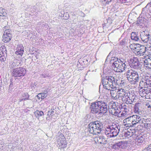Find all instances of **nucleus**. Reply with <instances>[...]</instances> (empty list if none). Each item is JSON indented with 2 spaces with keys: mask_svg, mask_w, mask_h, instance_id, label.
Returning <instances> with one entry per match:
<instances>
[{
  "mask_svg": "<svg viewBox=\"0 0 151 151\" xmlns=\"http://www.w3.org/2000/svg\"><path fill=\"white\" fill-rule=\"evenodd\" d=\"M112 0H102V1L104 2V3H105L106 4H108Z\"/></svg>",
  "mask_w": 151,
  "mask_h": 151,
  "instance_id": "4d7b16f0",
  "label": "nucleus"
},
{
  "mask_svg": "<svg viewBox=\"0 0 151 151\" xmlns=\"http://www.w3.org/2000/svg\"><path fill=\"white\" fill-rule=\"evenodd\" d=\"M2 81L1 79H0V89L1 87H2Z\"/></svg>",
  "mask_w": 151,
  "mask_h": 151,
  "instance_id": "69168bd1",
  "label": "nucleus"
},
{
  "mask_svg": "<svg viewBox=\"0 0 151 151\" xmlns=\"http://www.w3.org/2000/svg\"><path fill=\"white\" fill-rule=\"evenodd\" d=\"M109 90L110 91V93L111 98L114 100H116L117 99V92L118 89L116 88L115 89H111Z\"/></svg>",
  "mask_w": 151,
  "mask_h": 151,
  "instance_id": "bb28decb",
  "label": "nucleus"
},
{
  "mask_svg": "<svg viewBox=\"0 0 151 151\" xmlns=\"http://www.w3.org/2000/svg\"><path fill=\"white\" fill-rule=\"evenodd\" d=\"M41 25H42L41 28H42V29H45V28H44V25L42 26V24Z\"/></svg>",
  "mask_w": 151,
  "mask_h": 151,
  "instance_id": "774afa93",
  "label": "nucleus"
},
{
  "mask_svg": "<svg viewBox=\"0 0 151 151\" xmlns=\"http://www.w3.org/2000/svg\"><path fill=\"white\" fill-rule=\"evenodd\" d=\"M58 146L60 148H65L67 146V142L63 135L61 134L59 135L58 138Z\"/></svg>",
  "mask_w": 151,
  "mask_h": 151,
  "instance_id": "0eeeda50",
  "label": "nucleus"
},
{
  "mask_svg": "<svg viewBox=\"0 0 151 151\" xmlns=\"http://www.w3.org/2000/svg\"><path fill=\"white\" fill-rule=\"evenodd\" d=\"M9 27L8 26H5L3 28V30L4 32L6 31H7L9 32H11V30L9 29Z\"/></svg>",
  "mask_w": 151,
  "mask_h": 151,
  "instance_id": "a18cd8bd",
  "label": "nucleus"
},
{
  "mask_svg": "<svg viewBox=\"0 0 151 151\" xmlns=\"http://www.w3.org/2000/svg\"><path fill=\"white\" fill-rule=\"evenodd\" d=\"M117 60V61H115L114 62H118L119 63H121L122 64H126V61L125 59L121 58L119 59H118Z\"/></svg>",
  "mask_w": 151,
  "mask_h": 151,
  "instance_id": "79ce46f5",
  "label": "nucleus"
},
{
  "mask_svg": "<svg viewBox=\"0 0 151 151\" xmlns=\"http://www.w3.org/2000/svg\"><path fill=\"white\" fill-rule=\"evenodd\" d=\"M127 78L131 84H135L138 82L139 77L137 72L130 70L126 72Z\"/></svg>",
  "mask_w": 151,
  "mask_h": 151,
  "instance_id": "7ed1b4c3",
  "label": "nucleus"
},
{
  "mask_svg": "<svg viewBox=\"0 0 151 151\" xmlns=\"http://www.w3.org/2000/svg\"><path fill=\"white\" fill-rule=\"evenodd\" d=\"M12 37V35L11 32L7 31L4 32L3 35L2 36V40L5 42H9L11 40Z\"/></svg>",
  "mask_w": 151,
  "mask_h": 151,
  "instance_id": "dca6fc26",
  "label": "nucleus"
},
{
  "mask_svg": "<svg viewBox=\"0 0 151 151\" xmlns=\"http://www.w3.org/2000/svg\"><path fill=\"white\" fill-rule=\"evenodd\" d=\"M112 54V53H111V52H110L108 55L107 56L106 58V61H108L107 60L108 59H110L111 58V57H112V55H111Z\"/></svg>",
  "mask_w": 151,
  "mask_h": 151,
  "instance_id": "864d4df0",
  "label": "nucleus"
},
{
  "mask_svg": "<svg viewBox=\"0 0 151 151\" xmlns=\"http://www.w3.org/2000/svg\"><path fill=\"white\" fill-rule=\"evenodd\" d=\"M94 122H91L88 125V131L89 132L92 134H94Z\"/></svg>",
  "mask_w": 151,
  "mask_h": 151,
  "instance_id": "f704fd0d",
  "label": "nucleus"
},
{
  "mask_svg": "<svg viewBox=\"0 0 151 151\" xmlns=\"http://www.w3.org/2000/svg\"><path fill=\"white\" fill-rule=\"evenodd\" d=\"M141 14L143 16L151 17V1L148 3L143 9Z\"/></svg>",
  "mask_w": 151,
  "mask_h": 151,
  "instance_id": "9b49d317",
  "label": "nucleus"
},
{
  "mask_svg": "<svg viewBox=\"0 0 151 151\" xmlns=\"http://www.w3.org/2000/svg\"><path fill=\"white\" fill-rule=\"evenodd\" d=\"M141 105V104L139 103H136L134 106V112L135 113L141 115L142 114V111H141L139 107Z\"/></svg>",
  "mask_w": 151,
  "mask_h": 151,
  "instance_id": "c85d7f7f",
  "label": "nucleus"
},
{
  "mask_svg": "<svg viewBox=\"0 0 151 151\" xmlns=\"http://www.w3.org/2000/svg\"><path fill=\"white\" fill-rule=\"evenodd\" d=\"M146 47V50L147 49V50H149L150 49V50H151V44L150 43V42H149V43L147 44V45H146V47Z\"/></svg>",
  "mask_w": 151,
  "mask_h": 151,
  "instance_id": "8fccbe9b",
  "label": "nucleus"
},
{
  "mask_svg": "<svg viewBox=\"0 0 151 151\" xmlns=\"http://www.w3.org/2000/svg\"><path fill=\"white\" fill-rule=\"evenodd\" d=\"M12 75L14 77H20L24 76L26 73L25 68L22 67L17 68L11 70Z\"/></svg>",
  "mask_w": 151,
  "mask_h": 151,
  "instance_id": "39448f33",
  "label": "nucleus"
},
{
  "mask_svg": "<svg viewBox=\"0 0 151 151\" xmlns=\"http://www.w3.org/2000/svg\"><path fill=\"white\" fill-rule=\"evenodd\" d=\"M7 16V14L5 9L2 7H0V17L4 19Z\"/></svg>",
  "mask_w": 151,
  "mask_h": 151,
  "instance_id": "72a5a7b5",
  "label": "nucleus"
},
{
  "mask_svg": "<svg viewBox=\"0 0 151 151\" xmlns=\"http://www.w3.org/2000/svg\"><path fill=\"white\" fill-rule=\"evenodd\" d=\"M41 96V99H43L45 98L46 96H45V93H40Z\"/></svg>",
  "mask_w": 151,
  "mask_h": 151,
  "instance_id": "bf43d9fd",
  "label": "nucleus"
},
{
  "mask_svg": "<svg viewBox=\"0 0 151 151\" xmlns=\"http://www.w3.org/2000/svg\"><path fill=\"white\" fill-rule=\"evenodd\" d=\"M117 103L110 102L109 106V111L111 114L115 116H119L120 112L119 106Z\"/></svg>",
  "mask_w": 151,
  "mask_h": 151,
  "instance_id": "20e7f679",
  "label": "nucleus"
},
{
  "mask_svg": "<svg viewBox=\"0 0 151 151\" xmlns=\"http://www.w3.org/2000/svg\"><path fill=\"white\" fill-rule=\"evenodd\" d=\"M117 92V99L121 98L122 100L123 99V97L127 95L128 92H126L125 90L123 89H118Z\"/></svg>",
  "mask_w": 151,
  "mask_h": 151,
  "instance_id": "4be33fe9",
  "label": "nucleus"
},
{
  "mask_svg": "<svg viewBox=\"0 0 151 151\" xmlns=\"http://www.w3.org/2000/svg\"><path fill=\"white\" fill-rule=\"evenodd\" d=\"M131 117L134 126L137 124L143 122V120L138 115H133Z\"/></svg>",
  "mask_w": 151,
  "mask_h": 151,
  "instance_id": "ddd939ff",
  "label": "nucleus"
},
{
  "mask_svg": "<svg viewBox=\"0 0 151 151\" xmlns=\"http://www.w3.org/2000/svg\"><path fill=\"white\" fill-rule=\"evenodd\" d=\"M144 65L147 70L151 69V58H148L145 59Z\"/></svg>",
  "mask_w": 151,
  "mask_h": 151,
  "instance_id": "cd10ccee",
  "label": "nucleus"
},
{
  "mask_svg": "<svg viewBox=\"0 0 151 151\" xmlns=\"http://www.w3.org/2000/svg\"><path fill=\"white\" fill-rule=\"evenodd\" d=\"M120 129V127L118 124H112L106 127L105 133L109 138L115 137L118 134Z\"/></svg>",
  "mask_w": 151,
  "mask_h": 151,
  "instance_id": "f03ea898",
  "label": "nucleus"
},
{
  "mask_svg": "<svg viewBox=\"0 0 151 151\" xmlns=\"http://www.w3.org/2000/svg\"><path fill=\"white\" fill-rule=\"evenodd\" d=\"M13 80L12 79H11L10 80V85L9 86V90L10 91H11L13 88Z\"/></svg>",
  "mask_w": 151,
  "mask_h": 151,
  "instance_id": "37998d69",
  "label": "nucleus"
},
{
  "mask_svg": "<svg viewBox=\"0 0 151 151\" xmlns=\"http://www.w3.org/2000/svg\"><path fill=\"white\" fill-rule=\"evenodd\" d=\"M34 114L37 117H39L42 116L44 114L43 111H39V110H36Z\"/></svg>",
  "mask_w": 151,
  "mask_h": 151,
  "instance_id": "58836bf2",
  "label": "nucleus"
},
{
  "mask_svg": "<svg viewBox=\"0 0 151 151\" xmlns=\"http://www.w3.org/2000/svg\"><path fill=\"white\" fill-rule=\"evenodd\" d=\"M136 143L138 145H141L145 143V142L144 136L143 135H138L135 139Z\"/></svg>",
  "mask_w": 151,
  "mask_h": 151,
  "instance_id": "aec40b11",
  "label": "nucleus"
},
{
  "mask_svg": "<svg viewBox=\"0 0 151 151\" xmlns=\"http://www.w3.org/2000/svg\"><path fill=\"white\" fill-rule=\"evenodd\" d=\"M102 127V124L100 122L98 121H95V133L96 132L100 134Z\"/></svg>",
  "mask_w": 151,
  "mask_h": 151,
  "instance_id": "a878e982",
  "label": "nucleus"
},
{
  "mask_svg": "<svg viewBox=\"0 0 151 151\" xmlns=\"http://www.w3.org/2000/svg\"><path fill=\"white\" fill-rule=\"evenodd\" d=\"M134 100V99L130 96V93L128 92L127 93V95H125L124 97H123V99L122 100V101H123L124 102H125L128 105V104H131L133 103Z\"/></svg>",
  "mask_w": 151,
  "mask_h": 151,
  "instance_id": "f3484780",
  "label": "nucleus"
},
{
  "mask_svg": "<svg viewBox=\"0 0 151 151\" xmlns=\"http://www.w3.org/2000/svg\"><path fill=\"white\" fill-rule=\"evenodd\" d=\"M119 109L120 110L121 109L122 110V111L123 112H127L129 111L127 107L128 106L127 105L124 104H120L119 105Z\"/></svg>",
  "mask_w": 151,
  "mask_h": 151,
  "instance_id": "e433bc0d",
  "label": "nucleus"
},
{
  "mask_svg": "<svg viewBox=\"0 0 151 151\" xmlns=\"http://www.w3.org/2000/svg\"><path fill=\"white\" fill-rule=\"evenodd\" d=\"M124 125L126 127H132L134 126L131 117L130 116L123 120Z\"/></svg>",
  "mask_w": 151,
  "mask_h": 151,
  "instance_id": "6ab92c4d",
  "label": "nucleus"
},
{
  "mask_svg": "<svg viewBox=\"0 0 151 151\" xmlns=\"http://www.w3.org/2000/svg\"><path fill=\"white\" fill-rule=\"evenodd\" d=\"M117 81L113 76H107L102 80L103 87L108 90H109L111 89H115L116 88Z\"/></svg>",
  "mask_w": 151,
  "mask_h": 151,
  "instance_id": "f257e3e1",
  "label": "nucleus"
},
{
  "mask_svg": "<svg viewBox=\"0 0 151 151\" xmlns=\"http://www.w3.org/2000/svg\"><path fill=\"white\" fill-rule=\"evenodd\" d=\"M127 114L126 112H123L121 113V111H120V112L119 113V116H118L120 117H122L124 116H125Z\"/></svg>",
  "mask_w": 151,
  "mask_h": 151,
  "instance_id": "49530a36",
  "label": "nucleus"
},
{
  "mask_svg": "<svg viewBox=\"0 0 151 151\" xmlns=\"http://www.w3.org/2000/svg\"><path fill=\"white\" fill-rule=\"evenodd\" d=\"M118 58H116L114 57H112L110 60V63L111 64H112V66H113V64L114 62L115 61H117Z\"/></svg>",
  "mask_w": 151,
  "mask_h": 151,
  "instance_id": "c03bdc74",
  "label": "nucleus"
},
{
  "mask_svg": "<svg viewBox=\"0 0 151 151\" xmlns=\"http://www.w3.org/2000/svg\"><path fill=\"white\" fill-rule=\"evenodd\" d=\"M134 0H125V3H129L132 4Z\"/></svg>",
  "mask_w": 151,
  "mask_h": 151,
  "instance_id": "680f3d73",
  "label": "nucleus"
},
{
  "mask_svg": "<svg viewBox=\"0 0 151 151\" xmlns=\"http://www.w3.org/2000/svg\"><path fill=\"white\" fill-rule=\"evenodd\" d=\"M36 85L37 84L36 82H34V83L33 82L32 83L31 87L32 89H34L35 88Z\"/></svg>",
  "mask_w": 151,
  "mask_h": 151,
  "instance_id": "603ef678",
  "label": "nucleus"
},
{
  "mask_svg": "<svg viewBox=\"0 0 151 151\" xmlns=\"http://www.w3.org/2000/svg\"><path fill=\"white\" fill-rule=\"evenodd\" d=\"M113 64V67L117 72H122L127 67L126 64H122L121 63H119L118 62H114Z\"/></svg>",
  "mask_w": 151,
  "mask_h": 151,
  "instance_id": "1a4fd4ad",
  "label": "nucleus"
},
{
  "mask_svg": "<svg viewBox=\"0 0 151 151\" xmlns=\"http://www.w3.org/2000/svg\"><path fill=\"white\" fill-rule=\"evenodd\" d=\"M44 25V27L45 29H48V25L47 24H42V26Z\"/></svg>",
  "mask_w": 151,
  "mask_h": 151,
  "instance_id": "13d9d810",
  "label": "nucleus"
},
{
  "mask_svg": "<svg viewBox=\"0 0 151 151\" xmlns=\"http://www.w3.org/2000/svg\"><path fill=\"white\" fill-rule=\"evenodd\" d=\"M107 106H104L103 107V108H100L99 107H96V113H98L100 116L102 114H104L107 112L108 111Z\"/></svg>",
  "mask_w": 151,
  "mask_h": 151,
  "instance_id": "a211bd4d",
  "label": "nucleus"
},
{
  "mask_svg": "<svg viewBox=\"0 0 151 151\" xmlns=\"http://www.w3.org/2000/svg\"><path fill=\"white\" fill-rule=\"evenodd\" d=\"M119 45L122 47L125 46L127 45L128 40L127 37H125L124 38L122 39V37L119 40Z\"/></svg>",
  "mask_w": 151,
  "mask_h": 151,
  "instance_id": "7c9ffc66",
  "label": "nucleus"
},
{
  "mask_svg": "<svg viewBox=\"0 0 151 151\" xmlns=\"http://www.w3.org/2000/svg\"><path fill=\"white\" fill-rule=\"evenodd\" d=\"M54 109H51L50 111H49L48 112V115L52 116L53 115L54 112Z\"/></svg>",
  "mask_w": 151,
  "mask_h": 151,
  "instance_id": "3c124183",
  "label": "nucleus"
},
{
  "mask_svg": "<svg viewBox=\"0 0 151 151\" xmlns=\"http://www.w3.org/2000/svg\"><path fill=\"white\" fill-rule=\"evenodd\" d=\"M137 32L136 33V32H133L131 34V38H132L133 37H134V36H136L137 35Z\"/></svg>",
  "mask_w": 151,
  "mask_h": 151,
  "instance_id": "5fc2aeb1",
  "label": "nucleus"
},
{
  "mask_svg": "<svg viewBox=\"0 0 151 151\" xmlns=\"http://www.w3.org/2000/svg\"><path fill=\"white\" fill-rule=\"evenodd\" d=\"M131 39L136 41H140L141 40L139 38V36H137V35L136 36H134V37Z\"/></svg>",
  "mask_w": 151,
  "mask_h": 151,
  "instance_id": "de8ad7c7",
  "label": "nucleus"
},
{
  "mask_svg": "<svg viewBox=\"0 0 151 151\" xmlns=\"http://www.w3.org/2000/svg\"><path fill=\"white\" fill-rule=\"evenodd\" d=\"M134 135L132 132H125L124 133V136L126 138L128 139Z\"/></svg>",
  "mask_w": 151,
  "mask_h": 151,
  "instance_id": "ea45409f",
  "label": "nucleus"
},
{
  "mask_svg": "<svg viewBox=\"0 0 151 151\" xmlns=\"http://www.w3.org/2000/svg\"><path fill=\"white\" fill-rule=\"evenodd\" d=\"M138 45V47H135V51L137 52L135 54L137 55H143L146 50V47L144 46H140L139 45Z\"/></svg>",
  "mask_w": 151,
  "mask_h": 151,
  "instance_id": "4468645a",
  "label": "nucleus"
},
{
  "mask_svg": "<svg viewBox=\"0 0 151 151\" xmlns=\"http://www.w3.org/2000/svg\"><path fill=\"white\" fill-rule=\"evenodd\" d=\"M127 132H132V133L133 134H134V133H135V131L134 129H131L130 128H128L127 129Z\"/></svg>",
  "mask_w": 151,
  "mask_h": 151,
  "instance_id": "09e8293b",
  "label": "nucleus"
},
{
  "mask_svg": "<svg viewBox=\"0 0 151 151\" xmlns=\"http://www.w3.org/2000/svg\"><path fill=\"white\" fill-rule=\"evenodd\" d=\"M148 108L149 110H150V111H151V106H150V105H149L148 106Z\"/></svg>",
  "mask_w": 151,
  "mask_h": 151,
  "instance_id": "338daca9",
  "label": "nucleus"
},
{
  "mask_svg": "<svg viewBox=\"0 0 151 151\" xmlns=\"http://www.w3.org/2000/svg\"><path fill=\"white\" fill-rule=\"evenodd\" d=\"M16 50V51L15 52V54L19 57H21L24 52V47L23 45L21 44L18 45Z\"/></svg>",
  "mask_w": 151,
  "mask_h": 151,
  "instance_id": "2eb2a0df",
  "label": "nucleus"
},
{
  "mask_svg": "<svg viewBox=\"0 0 151 151\" xmlns=\"http://www.w3.org/2000/svg\"><path fill=\"white\" fill-rule=\"evenodd\" d=\"M144 19L142 18H138L136 24L140 27H143L144 25Z\"/></svg>",
  "mask_w": 151,
  "mask_h": 151,
  "instance_id": "4c0bfd02",
  "label": "nucleus"
},
{
  "mask_svg": "<svg viewBox=\"0 0 151 151\" xmlns=\"http://www.w3.org/2000/svg\"><path fill=\"white\" fill-rule=\"evenodd\" d=\"M51 75L48 73H42L40 75V78L50 79L52 78Z\"/></svg>",
  "mask_w": 151,
  "mask_h": 151,
  "instance_id": "c9c22d12",
  "label": "nucleus"
},
{
  "mask_svg": "<svg viewBox=\"0 0 151 151\" xmlns=\"http://www.w3.org/2000/svg\"><path fill=\"white\" fill-rule=\"evenodd\" d=\"M29 96L27 93H24L22 94L21 97L19 100V102H20L22 101H25L29 100Z\"/></svg>",
  "mask_w": 151,
  "mask_h": 151,
  "instance_id": "473e14b6",
  "label": "nucleus"
},
{
  "mask_svg": "<svg viewBox=\"0 0 151 151\" xmlns=\"http://www.w3.org/2000/svg\"><path fill=\"white\" fill-rule=\"evenodd\" d=\"M37 97L38 100H40V99H41V96L40 93H39L37 96Z\"/></svg>",
  "mask_w": 151,
  "mask_h": 151,
  "instance_id": "0e129e2a",
  "label": "nucleus"
},
{
  "mask_svg": "<svg viewBox=\"0 0 151 151\" xmlns=\"http://www.w3.org/2000/svg\"><path fill=\"white\" fill-rule=\"evenodd\" d=\"M106 105L105 103L101 101H97L96 100L95 102V113H96V107H99L100 108H103V107L104 106Z\"/></svg>",
  "mask_w": 151,
  "mask_h": 151,
  "instance_id": "c756f323",
  "label": "nucleus"
},
{
  "mask_svg": "<svg viewBox=\"0 0 151 151\" xmlns=\"http://www.w3.org/2000/svg\"><path fill=\"white\" fill-rule=\"evenodd\" d=\"M118 2L119 3H125V0H117Z\"/></svg>",
  "mask_w": 151,
  "mask_h": 151,
  "instance_id": "e2e57ef3",
  "label": "nucleus"
},
{
  "mask_svg": "<svg viewBox=\"0 0 151 151\" xmlns=\"http://www.w3.org/2000/svg\"><path fill=\"white\" fill-rule=\"evenodd\" d=\"M142 123H144L145 128H147V129L151 130V122L150 121L149 119H147L145 120H144V122Z\"/></svg>",
  "mask_w": 151,
  "mask_h": 151,
  "instance_id": "2f4dec72",
  "label": "nucleus"
},
{
  "mask_svg": "<svg viewBox=\"0 0 151 151\" xmlns=\"http://www.w3.org/2000/svg\"><path fill=\"white\" fill-rule=\"evenodd\" d=\"M5 144L4 142L1 140H0V147H3V146H4Z\"/></svg>",
  "mask_w": 151,
  "mask_h": 151,
  "instance_id": "052dcab7",
  "label": "nucleus"
},
{
  "mask_svg": "<svg viewBox=\"0 0 151 151\" xmlns=\"http://www.w3.org/2000/svg\"><path fill=\"white\" fill-rule=\"evenodd\" d=\"M145 151H151V144L149 145L147 148L145 149Z\"/></svg>",
  "mask_w": 151,
  "mask_h": 151,
  "instance_id": "6e6d98bb",
  "label": "nucleus"
},
{
  "mask_svg": "<svg viewBox=\"0 0 151 151\" xmlns=\"http://www.w3.org/2000/svg\"><path fill=\"white\" fill-rule=\"evenodd\" d=\"M139 94L142 97H147V98H150L149 96L151 95V88L144 85V87L141 88L139 90Z\"/></svg>",
  "mask_w": 151,
  "mask_h": 151,
  "instance_id": "423d86ee",
  "label": "nucleus"
},
{
  "mask_svg": "<svg viewBox=\"0 0 151 151\" xmlns=\"http://www.w3.org/2000/svg\"><path fill=\"white\" fill-rule=\"evenodd\" d=\"M22 62L20 60H15L10 65V68L12 70L17 68L18 67L21 66L22 64Z\"/></svg>",
  "mask_w": 151,
  "mask_h": 151,
  "instance_id": "412c9836",
  "label": "nucleus"
},
{
  "mask_svg": "<svg viewBox=\"0 0 151 151\" xmlns=\"http://www.w3.org/2000/svg\"><path fill=\"white\" fill-rule=\"evenodd\" d=\"M125 144L123 142H119L115 144L112 146V148L115 150L119 149H124L126 146L125 145Z\"/></svg>",
  "mask_w": 151,
  "mask_h": 151,
  "instance_id": "b1692460",
  "label": "nucleus"
},
{
  "mask_svg": "<svg viewBox=\"0 0 151 151\" xmlns=\"http://www.w3.org/2000/svg\"><path fill=\"white\" fill-rule=\"evenodd\" d=\"M7 57V53L5 46L4 45L0 47V60L1 62L5 61Z\"/></svg>",
  "mask_w": 151,
  "mask_h": 151,
  "instance_id": "f8f14e48",
  "label": "nucleus"
},
{
  "mask_svg": "<svg viewBox=\"0 0 151 151\" xmlns=\"http://www.w3.org/2000/svg\"><path fill=\"white\" fill-rule=\"evenodd\" d=\"M140 36L141 40L143 42H147L149 41L150 43L151 35L148 32L146 31H143L141 32Z\"/></svg>",
  "mask_w": 151,
  "mask_h": 151,
  "instance_id": "9d476101",
  "label": "nucleus"
},
{
  "mask_svg": "<svg viewBox=\"0 0 151 151\" xmlns=\"http://www.w3.org/2000/svg\"><path fill=\"white\" fill-rule=\"evenodd\" d=\"M144 85L147 86L151 87V76H145L143 78Z\"/></svg>",
  "mask_w": 151,
  "mask_h": 151,
  "instance_id": "393cba45",
  "label": "nucleus"
},
{
  "mask_svg": "<svg viewBox=\"0 0 151 151\" xmlns=\"http://www.w3.org/2000/svg\"><path fill=\"white\" fill-rule=\"evenodd\" d=\"M90 108L91 109L90 115L92 116V115L94 114V102L91 104Z\"/></svg>",
  "mask_w": 151,
  "mask_h": 151,
  "instance_id": "a19ab883",
  "label": "nucleus"
},
{
  "mask_svg": "<svg viewBox=\"0 0 151 151\" xmlns=\"http://www.w3.org/2000/svg\"><path fill=\"white\" fill-rule=\"evenodd\" d=\"M128 63L131 68L137 69L140 67V63L138 58L133 57L130 59L128 61Z\"/></svg>",
  "mask_w": 151,
  "mask_h": 151,
  "instance_id": "6e6552de",
  "label": "nucleus"
},
{
  "mask_svg": "<svg viewBox=\"0 0 151 151\" xmlns=\"http://www.w3.org/2000/svg\"><path fill=\"white\" fill-rule=\"evenodd\" d=\"M99 134V135L95 133V143L101 144L104 143L103 141L104 139L103 136L101 135L100 133V134Z\"/></svg>",
  "mask_w": 151,
  "mask_h": 151,
  "instance_id": "5701e85b",
  "label": "nucleus"
}]
</instances>
